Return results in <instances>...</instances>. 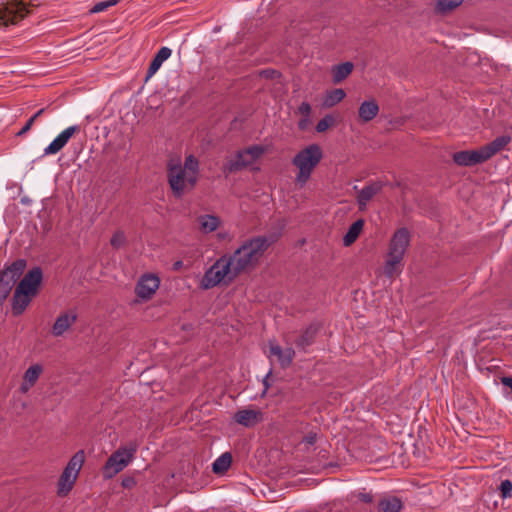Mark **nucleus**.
<instances>
[{
    "label": "nucleus",
    "instance_id": "obj_14",
    "mask_svg": "<svg viewBox=\"0 0 512 512\" xmlns=\"http://www.w3.org/2000/svg\"><path fill=\"white\" fill-rule=\"evenodd\" d=\"M234 420L245 427H252L262 420V413L257 409H241L235 413Z\"/></svg>",
    "mask_w": 512,
    "mask_h": 512
},
{
    "label": "nucleus",
    "instance_id": "obj_36",
    "mask_svg": "<svg viewBox=\"0 0 512 512\" xmlns=\"http://www.w3.org/2000/svg\"><path fill=\"white\" fill-rule=\"evenodd\" d=\"M512 482L510 480H503L500 484V493L502 498L511 497Z\"/></svg>",
    "mask_w": 512,
    "mask_h": 512
},
{
    "label": "nucleus",
    "instance_id": "obj_43",
    "mask_svg": "<svg viewBox=\"0 0 512 512\" xmlns=\"http://www.w3.org/2000/svg\"><path fill=\"white\" fill-rule=\"evenodd\" d=\"M263 74L267 77V78H274L275 76H278L279 74L274 71V70H271V71H264Z\"/></svg>",
    "mask_w": 512,
    "mask_h": 512
},
{
    "label": "nucleus",
    "instance_id": "obj_17",
    "mask_svg": "<svg viewBox=\"0 0 512 512\" xmlns=\"http://www.w3.org/2000/svg\"><path fill=\"white\" fill-rule=\"evenodd\" d=\"M198 230L203 234L216 231L221 225V219L213 214H203L196 218Z\"/></svg>",
    "mask_w": 512,
    "mask_h": 512
},
{
    "label": "nucleus",
    "instance_id": "obj_7",
    "mask_svg": "<svg viewBox=\"0 0 512 512\" xmlns=\"http://www.w3.org/2000/svg\"><path fill=\"white\" fill-rule=\"evenodd\" d=\"M137 449L138 444L132 441L114 451L102 468L103 478L111 479L124 470L134 459Z\"/></svg>",
    "mask_w": 512,
    "mask_h": 512
},
{
    "label": "nucleus",
    "instance_id": "obj_1",
    "mask_svg": "<svg viewBox=\"0 0 512 512\" xmlns=\"http://www.w3.org/2000/svg\"><path fill=\"white\" fill-rule=\"evenodd\" d=\"M273 241L271 237L257 236L246 240L233 254L228 255L237 274L254 268Z\"/></svg>",
    "mask_w": 512,
    "mask_h": 512
},
{
    "label": "nucleus",
    "instance_id": "obj_25",
    "mask_svg": "<svg viewBox=\"0 0 512 512\" xmlns=\"http://www.w3.org/2000/svg\"><path fill=\"white\" fill-rule=\"evenodd\" d=\"M353 70V64L351 62H345L335 66L332 70V78L335 84L342 82L348 77Z\"/></svg>",
    "mask_w": 512,
    "mask_h": 512
},
{
    "label": "nucleus",
    "instance_id": "obj_31",
    "mask_svg": "<svg viewBox=\"0 0 512 512\" xmlns=\"http://www.w3.org/2000/svg\"><path fill=\"white\" fill-rule=\"evenodd\" d=\"M25 267L26 262L24 260H17L5 270L11 272V275H14L16 278L19 279L22 273L24 272Z\"/></svg>",
    "mask_w": 512,
    "mask_h": 512
},
{
    "label": "nucleus",
    "instance_id": "obj_11",
    "mask_svg": "<svg viewBox=\"0 0 512 512\" xmlns=\"http://www.w3.org/2000/svg\"><path fill=\"white\" fill-rule=\"evenodd\" d=\"M81 130L79 125L69 126L58 134L54 140L44 149V155H55L59 153L69 140Z\"/></svg>",
    "mask_w": 512,
    "mask_h": 512
},
{
    "label": "nucleus",
    "instance_id": "obj_34",
    "mask_svg": "<svg viewBox=\"0 0 512 512\" xmlns=\"http://www.w3.org/2000/svg\"><path fill=\"white\" fill-rule=\"evenodd\" d=\"M17 280H18V278H16L14 275H11V272H8L6 270H4L0 274V282L4 283L10 287H13Z\"/></svg>",
    "mask_w": 512,
    "mask_h": 512
},
{
    "label": "nucleus",
    "instance_id": "obj_16",
    "mask_svg": "<svg viewBox=\"0 0 512 512\" xmlns=\"http://www.w3.org/2000/svg\"><path fill=\"white\" fill-rule=\"evenodd\" d=\"M42 372V365H31L23 375V381L20 385V391L22 393H27L36 384Z\"/></svg>",
    "mask_w": 512,
    "mask_h": 512
},
{
    "label": "nucleus",
    "instance_id": "obj_29",
    "mask_svg": "<svg viewBox=\"0 0 512 512\" xmlns=\"http://www.w3.org/2000/svg\"><path fill=\"white\" fill-rule=\"evenodd\" d=\"M316 333L317 327L314 325L309 326L298 339L297 346L305 349L313 342Z\"/></svg>",
    "mask_w": 512,
    "mask_h": 512
},
{
    "label": "nucleus",
    "instance_id": "obj_40",
    "mask_svg": "<svg viewBox=\"0 0 512 512\" xmlns=\"http://www.w3.org/2000/svg\"><path fill=\"white\" fill-rule=\"evenodd\" d=\"M316 441V435L315 434H309L304 438V442L307 445H313Z\"/></svg>",
    "mask_w": 512,
    "mask_h": 512
},
{
    "label": "nucleus",
    "instance_id": "obj_28",
    "mask_svg": "<svg viewBox=\"0 0 512 512\" xmlns=\"http://www.w3.org/2000/svg\"><path fill=\"white\" fill-rule=\"evenodd\" d=\"M85 460V454L83 451H78L75 453L70 461L68 462L65 469L73 473L74 475L78 476V473L84 463Z\"/></svg>",
    "mask_w": 512,
    "mask_h": 512
},
{
    "label": "nucleus",
    "instance_id": "obj_19",
    "mask_svg": "<svg viewBox=\"0 0 512 512\" xmlns=\"http://www.w3.org/2000/svg\"><path fill=\"white\" fill-rule=\"evenodd\" d=\"M172 54V50L168 47H162L157 52L153 60L151 61L147 74H146V80L151 78L153 75L156 74V72L160 69L161 65L164 61H166Z\"/></svg>",
    "mask_w": 512,
    "mask_h": 512
},
{
    "label": "nucleus",
    "instance_id": "obj_41",
    "mask_svg": "<svg viewBox=\"0 0 512 512\" xmlns=\"http://www.w3.org/2000/svg\"><path fill=\"white\" fill-rule=\"evenodd\" d=\"M359 499L363 502L369 503L372 501V496L368 493H360Z\"/></svg>",
    "mask_w": 512,
    "mask_h": 512
},
{
    "label": "nucleus",
    "instance_id": "obj_18",
    "mask_svg": "<svg viewBox=\"0 0 512 512\" xmlns=\"http://www.w3.org/2000/svg\"><path fill=\"white\" fill-rule=\"evenodd\" d=\"M379 113V106L375 100L364 101L358 110L359 121L367 123L373 120Z\"/></svg>",
    "mask_w": 512,
    "mask_h": 512
},
{
    "label": "nucleus",
    "instance_id": "obj_20",
    "mask_svg": "<svg viewBox=\"0 0 512 512\" xmlns=\"http://www.w3.org/2000/svg\"><path fill=\"white\" fill-rule=\"evenodd\" d=\"M510 142L509 136H500L497 137L492 142L484 145L482 148V153H484L486 160L490 159L496 153L501 151L508 143Z\"/></svg>",
    "mask_w": 512,
    "mask_h": 512
},
{
    "label": "nucleus",
    "instance_id": "obj_15",
    "mask_svg": "<svg viewBox=\"0 0 512 512\" xmlns=\"http://www.w3.org/2000/svg\"><path fill=\"white\" fill-rule=\"evenodd\" d=\"M76 319L77 316L72 311L59 315L52 326V335L55 337L62 336L75 323Z\"/></svg>",
    "mask_w": 512,
    "mask_h": 512
},
{
    "label": "nucleus",
    "instance_id": "obj_30",
    "mask_svg": "<svg viewBox=\"0 0 512 512\" xmlns=\"http://www.w3.org/2000/svg\"><path fill=\"white\" fill-rule=\"evenodd\" d=\"M463 0H438L436 9L439 12H448L452 11L455 8H457L459 5H461Z\"/></svg>",
    "mask_w": 512,
    "mask_h": 512
},
{
    "label": "nucleus",
    "instance_id": "obj_13",
    "mask_svg": "<svg viewBox=\"0 0 512 512\" xmlns=\"http://www.w3.org/2000/svg\"><path fill=\"white\" fill-rule=\"evenodd\" d=\"M159 284V278L155 275H143L137 283L136 294L142 299H149L156 292Z\"/></svg>",
    "mask_w": 512,
    "mask_h": 512
},
{
    "label": "nucleus",
    "instance_id": "obj_8",
    "mask_svg": "<svg viewBox=\"0 0 512 512\" xmlns=\"http://www.w3.org/2000/svg\"><path fill=\"white\" fill-rule=\"evenodd\" d=\"M28 13L26 4L22 1H10L0 5V27L16 24Z\"/></svg>",
    "mask_w": 512,
    "mask_h": 512
},
{
    "label": "nucleus",
    "instance_id": "obj_32",
    "mask_svg": "<svg viewBox=\"0 0 512 512\" xmlns=\"http://www.w3.org/2000/svg\"><path fill=\"white\" fill-rule=\"evenodd\" d=\"M335 123V119L331 115H326L323 119H321L316 126V130L320 133L325 132L328 128L333 126Z\"/></svg>",
    "mask_w": 512,
    "mask_h": 512
},
{
    "label": "nucleus",
    "instance_id": "obj_12",
    "mask_svg": "<svg viewBox=\"0 0 512 512\" xmlns=\"http://www.w3.org/2000/svg\"><path fill=\"white\" fill-rule=\"evenodd\" d=\"M453 161L459 166H473L486 160L482 148L478 150H463L453 154Z\"/></svg>",
    "mask_w": 512,
    "mask_h": 512
},
{
    "label": "nucleus",
    "instance_id": "obj_26",
    "mask_svg": "<svg viewBox=\"0 0 512 512\" xmlns=\"http://www.w3.org/2000/svg\"><path fill=\"white\" fill-rule=\"evenodd\" d=\"M232 462V457L229 453H223L221 456H219L212 464V471L215 474H223L225 473Z\"/></svg>",
    "mask_w": 512,
    "mask_h": 512
},
{
    "label": "nucleus",
    "instance_id": "obj_38",
    "mask_svg": "<svg viewBox=\"0 0 512 512\" xmlns=\"http://www.w3.org/2000/svg\"><path fill=\"white\" fill-rule=\"evenodd\" d=\"M12 287L0 282V301L6 299Z\"/></svg>",
    "mask_w": 512,
    "mask_h": 512
},
{
    "label": "nucleus",
    "instance_id": "obj_44",
    "mask_svg": "<svg viewBox=\"0 0 512 512\" xmlns=\"http://www.w3.org/2000/svg\"><path fill=\"white\" fill-rule=\"evenodd\" d=\"M44 111H45V108H42V109L38 110V111H37V112H36V113L31 117V119H33V121L35 122V121H36V119H37L38 117H40V116L44 113Z\"/></svg>",
    "mask_w": 512,
    "mask_h": 512
},
{
    "label": "nucleus",
    "instance_id": "obj_37",
    "mask_svg": "<svg viewBox=\"0 0 512 512\" xmlns=\"http://www.w3.org/2000/svg\"><path fill=\"white\" fill-rule=\"evenodd\" d=\"M298 112L300 115L304 116L305 118H308L310 113H311V106L309 103L307 102H303L299 107H298Z\"/></svg>",
    "mask_w": 512,
    "mask_h": 512
},
{
    "label": "nucleus",
    "instance_id": "obj_46",
    "mask_svg": "<svg viewBox=\"0 0 512 512\" xmlns=\"http://www.w3.org/2000/svg\"><path fill=\"white\" fill-rule=\"evenodd\" d=\"M305 121L306 120H301L300 123H299V126L303 128L305 126Z\"/></svg>",
    "mask_w": 512,
    "mask_h": 512
},
{
    "label": "nucleus",
    "instance_id": "obj_5",
    "mask_svg": "<svg viewBox=\"0 0 512 512\" xmlns=\"http://www.w3.org/2000/svg\"><path fill=\"white\" fill-rule=\"evenodd\" d=\"M322 157V149L318 144H310L294 156L292 164L298 169L296 174V183L298 185L302 187L307 183Z\"/></svg>",
    "mask_w": 512,
    "mask_h": 512
},
{
    "label": "nucleus",
    "instance_id": "obj_39",
    "mask_svg": "<svg viewBox=\"0 0 512 512\" xmlns=\"http://www.w3.org/2000/svg\"><path fill=\"white\" fill-rule=\"evenodd\" d=\"M35 122L33 121V119H29L26 124L24 125V127L17 133L18 136H23L25 133H27L31 127L33 126Z\"/></svg>",
    "mask_w": 512,
    "mask_h": 512
},
{
    "label": "nucleus",
    "instance_id": "obj_6",
    "mask_svg": "<svg viewBox=\"0 0 512 512\" xmlns=\"http://www.w3.org/2000/svg\"><path fill=\"white\" fill-rule=\"evenodd\" d=\"M237 276L228 255H223L205 272L201 280V287L210 289L220 284H228Z\"/></svg>",
    "mask_w": 512,
    "mask_h": 512
},
{
    "label": "nucleus",
    "instance_id": "obj_9",
    "mask_svg": "<svg viewBox=\"0 0 512 512\" xmlns=\"http://www.w3.org/2000/svg\"><path fill=\"white\" fill-rule=\"evenodd\" d=\"M264 153V148L260 145L250 146L242 151H239L234 160H230L226 169L229 172L240 170L248 165H251Z\"/></svg>",
    "mask_w": 512,
    "mask_h": 512
},
{
    "label": "nucleus",
    "instance_id": "obj_24",
    "mask_svg": "<svg viewBox=\"0 0 512 512\" xmlns=\"http://www.w3.org/2000/svg\"><path fill=\"white\" fill-rule=\"evenodd\" d=\"M380 190L381 185L379 183H372L365 186L358 194L359 205L365 206Z\"/></svg>",
    "mask_w": 512,
    "mask_h": 512
},
{
    "label": "nucleus",
    "instance_id": "obj_21",
    "mask_svg": "<svg viewBox=\"0 0 512 512\" xmlns=\"http://www.w3.org/2000/svg\"><path fill=\"white\" fill-rule=\"evenodd\" d=\"M402 507V501L395 496H384L378 502L380 512H400Z\"/></svg>",
    "mask_w": 512,
    "mask_h": 512
},
{
    "label": "nucleus",
    "instance_id": "obj_33",
    "mask_svg": "<svg viewBox=\"0 0 512 512\" xmlns=\"http://www.w3.org/2000/svg\"><path fill=\"white\" fill-rule=\"evenodd\" d=\"M117 3H118V0H106V1L98 2L93 6V8L91 9V12L92 13L103 12V11L107 10L108 8L116 5Z\"/></svg>",
    "mask_w": 512,
    "mask_h": 512
},
{
    "label": "nucleus",
    "instance_id": "obj_42",
    "mask_svg": "<svg viewBox=\"0 0 512 512\" xmlns=\"http://www.w3.org/2000/svg\"><path fill=\"white\" fill-rule=\"evenodd\" d=\"M502 384L512 390V377H503Z\"/></svg>",
    "mask_w": 512,
    "mask_h": 512
},
{
    "label": "nucleus",
    "instance_id": "obj_35",
    "mask_svg": "<svg viewBox=\"0 0 512 512\" xmlns=\"http://www.w3.org/2000/svg\"><path fill=\"white\" fill-rule=\"evenodd\" d=\"M124 244H125L124 233L121 231L116 232L111 238V245L114 248L118 249V248L122 247Z\"/></svg>",
    "mask_w": 512,
    "mask_h": 512
},
{
    "label": "nucleus",
    "instance_id": "obj_3",
    "mask_svg": "<svg viewBox=\"0 0 512 512\" xmlns=\"http://www.w3.org/2000/svg\"><path fill=\"white\" fill-rule=\"evenodd\" d=\"M42 271L36 267L28 271V273L18 283L13 299L12 313L15 316L21 315L29 306L32 299L36 297L42 282Z\"/></svg>",
    "mask_w": 512,
    "mask_h": 512
},
{
    "label": "nucleus",
    "instance_id": "obj_45",
    "mask_svg": "<svg viewBox=\"0 0 512 512\" xmlns=\"http://www.w3.org/2000/svg\"><path fill=\"white\" fill-rule=\"evenodd\" d=\"M132 482H133V481H132L131 479H125V480H123L122 485H123L124 487L128 488V487H130V486H131Z\"/></svg>",
    "mask_w": 512,
    "mask_h": 512
},
{
    "label": "nucleus",
    "instance_id": "obj_23",
    "mask_svg": "<svg viewBox=\"0 0 512 512\" xmlns=\"http://www.w3.org/2000/svg\"><path fill=\"white\" fill-rule=\"evenodd\" d=\"M77 479V476L68 471L67 469H64L60 479H59V489L58 493L60 495H66L73 487V484L75 483Z\"/></svg>",
    "mask_w": 512,
    "mask_h": 512
},
{
    "label": "nucleus",
    "instance_id": "obj_4",
    "mask_svg": "<svg viewBox=\"0 0 512 512\" xmlns=\"http://www.w3.org/2000/svg\"><path fill=\"white\" fill-rule=\"evenodd\" d=\"M409 244L410 232L406 228L396 230L391 237L385 257L384 274L387 277L393 278L402 272L404 255Z\"/></svg>",
    "mask_w": 512,
    "mask_h": 512
},
{
    "label": "nucleus",
    "instance_id": "obj_10",
    "mask_svg": "<svg viewBox=\"0 0 512 512\" xmlns=\"http://www.w3.org/2000/svg\"><path fill=\"white\" fill-rule=\"evenodd\" d=\"M266 353L271 362L277 361L282 368L290 366L295 356V351L291 347L282 348L274 341L269 342Z\"/></svg>",
    "mask_w": 512,
    "mask_h": 512
},
{
    "label": "nucleus",
    "instance_id": "obj_22",
    "mask_svg": "<svg viewBox=\"0 0 512 512\" xmlns=\"http://www.w3.org/2000/svg\"><path fill=\"white\" fill-rule=\"evenodd\" d=\"M364 227V221L359 219L355 221L348 229L347 233L343 237L344 246L348 247L352 245L358 236L360 235L362 229Z\"/></svg>",
    "mask_w": 512,
    "mask_h": 512
},
{
    "label": "nucleus",
    "instance_id": "obj_27",
    "mask_svg": "<svg viewBox=\"0 0 512 512\" xmlns=\"http://www.w3.org/2000/svg\"><path fill=\"white\" fill-rule=\"evenodd\" d=\"M346 94L343 89L337 88L327 93L324 98L323 106L330 108L341 102L345 98Z\"/></svg>",
    "mask_w": 512,
    "mask_h": 512
},
{
    "label": "nucleus",
    "instance_id": "obj_2",
    "mask_svg": "<svg viewBox=\"0 0 512 512\" xmlns=\"http://www.w3.org/2000/svg\"><path fill=\"white\" fill-rule=\"evenodd\" d=\"M198 177V161L192 155L185 159L184 165L179 159H171L168 163V181L174 195L180 197L191 190Z\"/></svg>",
    "mask_w": 512,
    "mask_h": 512
}]
</instances>
